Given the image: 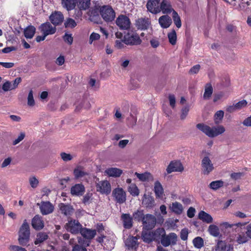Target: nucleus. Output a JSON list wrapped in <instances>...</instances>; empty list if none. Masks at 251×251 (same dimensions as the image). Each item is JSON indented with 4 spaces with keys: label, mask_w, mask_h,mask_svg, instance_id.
I'll list each match as a JSON object with an SVG mask.
<instances>
[{
    "label": "nucleus",
    "mask_w": 251,
    "mask_h": 251,
    "mask_svg": "<svg viewBox=\"0 0 251 251\" xmlns=\"http://www.w3.org/2000/svg\"><path fill=\"white\" fill-rule=\"evenodd\" d=\"M30 231L29 224L26 220H25L18 232V242L20 245L26 246L30 240Z\"/></svg>",
    "instance_id": "nucleus-1"
},
{
    "label": "nucleus",
    "mask_w": 251,
    "mask_h": 251,
    "mask_svg": "<svg viewBox=\"0 0 251 251\" xmlns=\"http://www.w3.org/2000/svg\"><path fill=\"white\" fill-rule=\"evenodd\" d=\"M163 233L161 238V243L164 247H168L171 244L175 245L176 243L177 236L175 233L172 232L166 235L163 229H159Z\"/></svg>",
    "instance_id": "nucleus-2"
},
{
    "label": "nucleus",
    "mask_w": 251,
    "mask_h": 251,
    "mask_svg": "<svg viewBox=\"0 0 251 251\" xmlns=\"http://www.w3.org/2000/svg\"><path fill=\"white\" fill-rule=\"evenodd\" d=\"M201 173L204 175H208L214 169V164L208 155L204 156L201 161Z\"/></svg>",
    "instance_id": "nucleus-3"
},
{
    "label": "nucleus",
    "mask_w": 251,
    "mask_h": 251,
    "mask_svg": "<svg viewBox=\"0 0 251 251\" xmlns=\"http://www.w3.org/2000/svg\"><path fill=\"white\" fill-rule=\"evenodd\" d=\"M100 13L103 19L106 22H111L115 18V12L109 5H104L100 9Z\"/></svg>",
    "instance_id": "nucleus-4"
},
{
    "label": "nucleus",
    "mask_w": 251,
    "mask_h": 251,
    "mask_svg": "<svg viewBox=\"0 0 251 251\" xmlns=\"http://www.w3.org/2000/svg\"><path fill=\"white\" fill-rule=\"evenodd\" d=\"M65 227L68 231L76 234L80 233L82 226L77 220H71L66 224Z\"/></svg>",
    "instance_id": "nucleus-5"
},
{
    "label": "nucleus",
    "mask_w": 251,
    "mask_h": 251,
    "mask_svg": "<svg viewBox=\"0 0 251 251\" xmlns=\"http://www.w3.org/2000/svg\"><path fill=\"white\" fill-rule=\"evenodd\" d=\"M116 24L121 30H127L131 25L130 19L127 16L124 15H120L117 17Z\"/></svg>",
    "instance_id": "nucleus-6"
},
{
    "label": "nucleus",
    "mask_w": 251,
    "mask_h": 251,
    "mask_svg": "<svg viewBox=\"0 0 251 251\" xmlns=\"http://www.w3.org/2000/svg\"><path fill=\"white\" fill-rule=\"evenodd\" d=\"M138 35L134 32H128L124 36V43L128 45H138L141 43Z\"/></svg>",
    "instance_id": "nucleus-7"
},
{
    "label": "nucleus",
    "mask_w": 251,
    "mask_h": 251,
    "mask_svg": "<svg viewBox=\"0 0 251 251\" xmlns=\"http://www.w3.org/2000/svg\"><path fill=\"white\" fill-rule=\"evenodd\" d=\"M96 189L102 194H109L111 192V185L107 180L100 181L97 183Z\"/></svg>",
    "instance_id": "nucleus-8"
},
{
    "label": "nucleus",
    "mask_w": 251,
    "mask_h": 251,
    "mask_svg": "<svg viewBox=\"0 0 251 251\" xmlns=\"http://www.w3.org/2000/svg\"><path fill=\"white\" fill-rule=\"evenodd\" d=\"M112 195L117 203H123L126 201V194L121 188H117L114 189Z\"/></svg>",
    "instance_id": "nucleus-9"
},
{
    "label": "nucleus",
    "mask_w": 251,
    "mask_h": 251,
    "mask_svg": "<svg viewBox=\"0 0 251 251\" xmlns=\"http://www.w3.org/2000/svg\"><path fill=\"white\" fill-rule=\"evenodd\" d=\"M39 29L45 36L52 35L55 33L56 29L55 26H52L49 22L42 24L39 27Z\"/></svg>",
    "instance_id": "nucleus-10"
},
{
    "label": "nucleus",
    "mask_w": 251,
    "mask_h": 251,
    "mask_svg": "<svg viewBox=\"0 0 251 251\" xmlns=\"http://www.w3.org/2000/svg\"><path fill=\"white\" fill-rule=\"evenodd\" d=\"M142 222L147 229H151L154 227L156 224V218L152 215L147 214L143 217Z\"/></svg>",
    "instance_id": "nucleus-11"
},
{
    "label": "nucleus",
    "mask_w": 251,
    "mask_h": 251,
    "mask_svg": "<svg viewBox=\"0 0 251 251\" xmlns=\"http://www.w3.org/2000/svg\"><path fill=\"white\" fill-rule=\"evenodd\" d=\"M39 206L41 213L43 215H48L52 213L54 209L53 205L49 201H42L37 204Z\"/></svg>",
    "instance_id": "nucleus-12"
},
{
    "label": "nucleus",
    "mask_w": 251,
    "mask_h": 251,
    "mask_svg": "<svg viewBox=\"0 0 251 251\" xmlns=\"http://www.w3.org/2000/svg\"><path fill=\"white\" fill-rule=\"evenodd\" d=\"M64 19L63 14L60 11H54L50 16V20L54 26L61 25Z\"/></svg>",
    "instance_id": "nucleus-13"
},
{
    "label": "nucleus",
    "mask_w": 251,
    "mask_h": 251,
    "mask_svg": "<svg viewBox=\"0 0 251 251\" xmlns=\"http://www.w3.org/2000/svg\"><path fill=\"white\" fill-rule=\"evenodd\" d=\"M160 0H149L147 3L148 10L153 14L159 13Z\"/></svg>",
    "instance_id": "nucleus-14"
},
{
    "label": "nucleus",
    "mask_w": 251,
    "mask_h": 251,
    "mask_svg": "<svg viewBox=\"0 0 251 251\" xmlns=\"http://www.w3.org/2000/svg\"><path fill=\"white\" fill-rule=\"evenodd\" d=\"M183 170V167L180 161H174L170 162L168 165L166 171L168 174L173 172H181Z\"/></svg>",
    "instance_id": "nucleus-15"
},
{
    "label": "nucleus",
    "mask_w": 251,
    "mask_h": 251,
    "mask_svg": "<svg viewBox=\"0 0 251 251\" xmlns=\"http://www.w3.org/2000/svg\"><path fill=\"white\" fill-rule=\"evenodd\" d=\"M175 11L172 7L171 2L168 0H162L160 3L159 12L161 11L164 14L173 13Z\"/></svg>",
    "instance_id": "nucleus-16"
},
{
    "label": "nucleus",
    "mask_w": 251,
    "mask_h": 251,
    "mask_svg": "<svg viewBox=\"0 0 251 251\" xmlns=\"http://www.w3.org/2000/svg\"><path fill=\"white\" fill-rule=\"evenodd\" d=\"M137 28L141 30L147 29L151 25V22L148 18H141L136 21Z\"/></svg>",
    "instance_id": "nucleus-17"
},
{
    "label": "nucleus",
    "mask_w": 251,
    "mask_h": 251,
    "mask_svg": "<svg viewBox=\"0 0 251 251\" xmlns=\"http://www.w3.org/2000/svg\"><path fill=\"white\" fill-rule=\"evenodd\" d=\"M31 225L35 230H41L44 227L42 218L39 215H35L32 220Z\"/></svg>",
    "instance_id": "nucleus-18"
},
{
    "label": "nucleus",
    "mask_w": 251,
    "mask_h": 251,
    "mask_svg": "<svg viewBox=\"0 0 251 251\" xmlns=\"http://www.w3.org/2000/svg\"><path fill=\"white\" fill-rule=\"evenodd\" d=\"M76 6L79 9L78 11V16L80 17L82 14L81 10H86L89 8L91 4L90 0H76Z\"/></svg>",
    "instance_id": "nucleus-19"
},
{
    "label": "nucleus",
    "mask_w": 251,
    "mask_h": 251,
    "mask_svg": "<svg viewBox=\"0 0 251 251\" xmlns=\"http://www.w3.org/2000/svg\"><path fill=\"white\" fill-rule=\"evenodd\" d=\"M59 207L61 213L67 217L71 216L74 212V209L70 204L61 203L59 204Z\"/></svg>",
    "instance_id": "nucleus-20"
},
{
    "label": "nucleus",
    "mask_w": 251,
    "mask_h": 251,
    "mask_svg": "<svg viewBox=\"0 0 251 251\" xmlns=\"http://www.w3.org/2000/svg\"><path fill=\"white\" fill-rule=\"evenodd\" d=\"M158 22L162 28H167L171 25L172 20L170 16L167 15H165L159 17Z\"/></svg>",
    "instance_id": "nucleus-21"
},
{
    "label": "nucleus",
    "mask_w": 251,
    "mask_h": 251,
    "mask_svg": "<svg viewBox=\"0 0 251 251\" xmlns=\"http://www.w3.org/2000/svg\"><path fill=\"white\" fill-rule=\"evenodd\" d=\"M121 220L125 228L129 229L132 226V217L129 214H123L121 216Z\"/></svg>",
    "instance_id": "nucleus-22"
},
{
    "label": "nucleus",
    "mask_w": 251,
    "mask_h": 251,
    "mask_svg": "<svg viewBox=\"0 0 251 251\" xmlns=\"http://www.w3.org/2000/svg\"><path fill=\"white\" fill-rule=\"evenodd\" d=\"M80 233L85 238L91 239L96 235V230L95 229H91L86 227H82Z\"/></svg>",
    "instance_id": "nucleus-23"
},
{
    "label": "nucleus",
    "mask_w": 251,
    "mask_h": 251,
    "mask_svg": "<svg viewBox=\"0 0 251 251\" xmlns=\"http://www.w3.org/2000/svg\"><path fill=\"white\" fill-rule=\"evenodd\" d=\"M135 175L139 179V180L143 182L152 181L154 179L152 175L149 172H145L142 174L135 172Z\"/></svg>",
    "instance_id": "nucleus-24"
},
{
    "label": "nucleus",
    "mask_w": 251,
    "mask_h": 251,
    "mask_svg": "<svg viewBox=\"0 0 251 251\" xmlns=\"http://www.w3.org/2000/svg\"><path fill=\"white\" fill-rule=\"evenodd\" d=\"M74 175L76 179H78L88 176V173L85 171L83 166H77L74 170Z\"/></svg>",
    "instance_id": "nucleus-25"
},
{
    "label": "nucleus",
    "mask_w": 251,
    "mask_h": 251,
    "mask_svg": "<svg viewBox=\"0 0 251 251\" xmlns=\"http://www.w3.org/2000/svg\"><path fill=\"white\" fill-rule=\"evenodd\" d=\"M61 5L67 11H71L75 8L76 5V0H61Z\"/></svg>",
    "instance_id": "nucleus-26"
},
{
    "label": "nucleus",
    "mask_w": 251,
    "mask_h": 251,
    "mask_svg": "<svg viewBox=\"0 0 251 251\" xmlns=\"http://www.w3.org/2000/svg\"><path fill=\"white\" fill-rule=\"evenodd\" d=\"M123 171L117 168H109L105 170V173L109 176L114 177H119L122 174Z\"/></svg>",
    "instance_id": "nucleus-27"
},
{
    "label": "nucleus",
    "mask_w": 251,
    "mask_h": 251,
    "mask_svg": "<svg viewBox=\"0 0 251 251\" xmlns=\"http://www.w3.org/2000/svg\"><path fill=\"white\" fill-rule=\"evenodd\" d=\"M85 190L84 186L81 184H76L71 189V193L73 195H82Z\"/></svg>",
    "instance_id": "nucleus-28"
},
{
    "label": "nucleus",
    "mask_w": 251,
    "mask_h": 251,
    "mask_svg": "<svg viewBox=\"0 0 251 251\" xmlns=\"http://www.w3.org/2000/svg\"><path fill=\"white\" fill-rule=\"evenodd\" d=\"M170 208L172 212L177 215H180L183 211L182 205L177 201L173 202Z\"/></svg>",
    "instance_id": "nucleus-29"
},
{
    "label": "nucleus",
    "mask_w": 251,
    "mask_h": 251,
    "mask_svg": "<svg viewBox=\"0 0 251 251\" xmlns=\"http://www.w3.org/2000/svg\"><path fill=\"white\" fill-rule=\"evenodd\" d=\"M225 131V128L223 126H219L217 127H211L210 137H214L222 134Z\"/></svg>",
    "instance_id": "nucleus-30"
},
{
    "label": "nucleus",
    "mask_w": 251,
    "mask_h": 251,
    "mask_svg": "<svg viewBox=\"0 0 251 251\" xmlns=\"http://www.w3.org/2000/svg\"><path fill=\"white\" fill-rule=\"evenodd\" d=\"M199 218L207 224L211 223L213 222V218L211 216L203 211L200 212L199 213Z\"/></svg>",
    "instance_id": "nucleus-31"
},
{
    "label": "nucleus",
    "mask_w": 251,
    "mask_h": 251,
    "mask_svg": "<svg viewBox=\"0 0 251 251\" xmlns=\"http://www.w3.org/2000/svg\"><path fill=\"white\" fill-rule=\"evenodd\" d=\"M49 236L46 232H40L37 234L34 241L35 245L40 244L48 239Z\"/></svg>",
    "instance_id": "nucleus-32"
},
{
    "label": "nucleus",
    "mask_w": 251,
    "mask_h": 251,
    "mask_svg": "<svg viewBox=\"0 0 251 251\" xmlns=\"http://www.w3.org/2000/svg\"><path fill=\"white\" fill-rule=\"evenodd\" d=\"M137 238L136 237H128L125 241V245L128 249H133L137 246Z\"/></svg>",
    "instance_id": "nucleus-33"
},
{
    "label": "nucleus",
    "mask_w": 251,
    "mask_h": 251,
    "mask_svg": "<svg viewBox=\"0 0 251 251\" xmlns=\"http://www.w3.org/2000/svg\"><path fill=\"white\" fill-rule=\"evenodd\" d=\"M142 203L147 207H152L154 205V201L152 197L145 194Z\"/></svg>",
    "instance_id": "nucleus-34"
},
{
    "label": "nucleus",
    "mask_w": 251,
    "mask_h": 251,
    "mask_svg": "<svg viewBox=\"0 0 251 251\" xmlns=\"http://www.w3.org/2000/svg\"><path fill=\"white\" fill-rule=\"evenodd\" d=\"M36 28L34 26L29 25L24 30V34L26 38L31 39L34 36Z\"/></svg>",
    "instance_id": "nucleus-35"
},
{
    "label": "nucleus",
    "mask_w": 251,
    "mask_h": 251,
    "mask_svg": "<svg viewBox=\"0 0 251 251\" xmlns=\"http://www.w3.org/2000/svg\"><path fill=\"white\" fill-rule=\"evenodd\" d=\"M196 127L200 130L203 132L207 136L210 137V130L211 127L206 125L202 123L198 124L197 125Z\"/></svg>",
    "instance_id": "nucleus-36"
},
{
    "label": "nucleus",
    "mask_w": 251,
    "mask_h": 251,
    "mask_svg": "<svg viewBox=\"0 0 251 251\" xmlns=\"http://www.w3.org/2000/svg\"><path fill=\"white\" fill-rule=\"evenodd\" d=\"M208 231L211 235L215 237H217L220 235L219 227L215 225H210L208 227Z\"/></svg>",
    "instance_id": "nucleus-37"
},
{
    "label": "nucleus",
    "mask_w": 251,
    "mask_h": 251,
    "mask_svg": "<svg viewBox=\"0 0 251 251\" xmlns=\"http://www.w3.org/2000/svg\"><path fill=\"white\" fill-rule=\"evenodd\" d=\"M154 190L157 197L161 198L163 194V189L161 183L157 181L154 183Z\"/></svg>",
    "instance_id": "nucleus-38"
},
{
    "label": "nucleus",
    "mask_w": 251,
    "mask_h": 251,
    "mask_svg": "<svg viewBox=\"0 0 251 251\" xmlns=\"http://www.w3.org/2000/svg\"><path fill=\"white\" fill-rule=\"evenodd\" d=\"M213 93V88L210 84H207L205 87L204 92L203 94V99L208 100L211 97Z\"/></svg>",
    "instance_id": "nucleus-39"
},
{
    "label": "nucleus",
    "mask_w": 251,
    "mask_h": 251,
    "mask_svg": "<svg viewBox=\"0 0 251 251\" xmlns=\"http://www.w3.org/2000/svg\"><path fill=\"white\" fill-rule=\"evenodd\" d=\"M224 183V182L222 180H216L211 182L209 186L211 189L216 190L223 186Z\"/></svg>",
    "instance_id": "nucleus-40"
},
{
    "label": "nucleus",
    "mask_w": 251,
    "mask_h": 251,
    "mask_svg": "<svg viewBox=\"0 0 251 251\" xmlns=\"http://www.w3.org/2000/svg\"><path fill=\"white\" fill-rule=\"evenodd\" d=\"M224 115L223 110H219L216 112L214 116V122L216 124H220L222 121Z\"/></svg>",
    "instance_id": "nucleus-41"
},
{
    "label": "nucleus",
    "mask_w": 251,
    "mask_h": 251,
    "mask_svg": "<svg viewBox=\"0 0 251 251\" xmlns=\"http://www.w3.org/2000/svg\"><path fill=\"white\" fill-rule=\"evenodd\" d=\"M174 24L177 28H180L181 26V22L180 18L176 11H174L172 14Z\"/></svg>",
    "instance_id": "nucleus-42"
},
{
    "label": "nucleus",
    "mask_w": 251,
    "mask_h": 251,
    "mask_svg": "<svg viewBox=\"0 0 251 251\" xmlns=\"http://www.w3.org/2000/svg\"><path fill=\"white\" fill-rule=\"evenodd\" d=\"M168 37L170 44L175 45L176 42V33L175 30H173L171 32L168 33Z\"/></svg>",
    "instance_id": "nucleus-43"
},
{
    "label": "nucleus",
    "mask_w": 251,
    "mask_h": 251,
    "mask_svg": "<svg viewBox=\"0 0 251 251\" xmlns=\"http://www.w3.org/2000/svg\"><path fill=\"white\" fill-rule=\"evenodd\" d=\"M128 192L133 196L139 195V190L137 186L134 184H131L128 187Z\"/></svg>",
    "instance_id": "nucleus-44"
},
{
    "label": "nucleus",
    "mask_w": 251,
    "mask_h": 251,
    "mask_svg": "<svg viewBox=\"0 0 251 251\" xmlns=\"http://www.w3.org/2000/svg\"><path fill=\"white\" fill-rule=\"evenodd\" d=\"M193 243L194 246L200 249L203 246V240L200 237H197L193 239Z\"/></svg>",
    "instance_id": "nucleus-45"
},
{
    "label": "nucleus",
    "mask_w": 251,
    "mask_h": 251,
    "mask_svg": "<svg viewBox=\"0 0 251 251\" xmlns=\"http://www.w3.org/2000/svg\"><path fill=\"white\" fill-rule=\"evenodd\" d=\"M64 25L66 28H73L76 25V23L74 19L68 18L64 23Z\"/></svg>",
    "instance_id": "nucleus-46"
},
{
    "label": "nucleus",
    "mask_w": 251,
    "mask_h": 251,
    "mask_svg": "<svg viewBox=\"0 0 251 251\" xmlns=\"http://www.w3.org/2000/svg\"><path fill=\"white\" fill-rule=\"evenodd\" d=\"M226 249V243L223 241H218L215 247V251H224Z\"/></svg>",
    "instance_id": "nucleus-47"
},
{
    "label": "nucleus",
    "mask_w": 251,
    "mask_h": 251,
    "mask_svg": "<svg viewBox=\"0 0 251 251\" xmlns=\"http://www.w3.org/2000/svg\"><path fill=\"white\" fill-rule=\"evenodd\" d=\"M35 104V102L33 98V92L32 90H30L27 97V105L29 106L32 107L34 106Z\"/></svg>",
    "instance_id": "nucleus-48"
},
{
    "label": "nucleus",
    "mask_w": 251,
    "mask_h": 251,
    "mask_svg": "<svg viewBox=\"0 0 251 251\" xmlns=\"http://www.w3.org/2000/svg\"><path fill=\"white\" fill-rule=\"evenodd\" d=\"M142 237L143 241L147 243H150L152 241V236L150 233L142 232Z\"/></svg>",
    "instance_id": "nucleus-49"
},
{
    "label": "nucleus",
    "mask_w": 251,
    "mask_h": 251,
    "mask_svg": "<svg viewBox=\"0 0 251 251\" xmlns=\"http://www.w3.org/2000/svg\"><path fill=\"white\" fill-rule=\"evenodd\" d=\"M248 237L244 234H239L237 237L236 241L239 244H243L248 240Z\"/></svg>",
    "instance_id": "nucleus-50"
},
{
    "label": "nucleus",
    "mask_w": 251,
    "mask_h": 251,
    "mask_svg": "<svg viewBox=\"0 0 251 251\" xmlns=\"http://www.w3.org/2000/svg\"><path fill=\"white\" fill-rule=\"evenodd\" d=\"M189 111V106L186 105L184 106L181 110V115L180 118L181 120H184L186 118L187 115H188V112Z\"/></svg>",
    "instance_id": "nucleus-51"
},
{
    "label": "nucleus",
    "mask_w": 251,
    "mask_h": 251,
    "mask_svg": "<svg viewBox=\"0 0 251 251\" xmlns=\"http://www.w3.org/2000/svg\"><path fill=\"white\" fill-rule=\"evenodd\" d=\"M236 106V108L237 110H239L245 107H246L247 105V101L246 100H242L238 101V102L234 103Z\"/></svg>",
    "instance_id": "nucleus-52"
},
{
    "label": "nucleus",
    "mask_w": 251,
    "mask_h": 251,
    "mask_svg": "<svg viewBox=\"0 0 251 251\" xmlns=\"http://www.w3.org/2000/svg\"><path fill=\"white\" fill-rule=\"evenodd\" d=\"M12 84L9 81L5 82L2 85V89L4 91H8L13 89Z\"/></svg>",
    "instance_id": "nucleus-53"
},
{
    "label": "nucleus",
    "mask_w": 251,
    "mask_h": 251,
    "mask_svg": "<svg viewBox=\"0 0 251 251\" xmlns=\"http://www.w3.org/2000/svg\"><path fill=\"white\" fill-rule=\"evenodd\" d=\"M62 159L64 161H68L73 159V156L69 153L62 152L60 153Z\"/></svg>",
    "instance_id": "nucleus-54"
},
{
    "label": "nucleus",
    "mask_w": 251,
    "mask_h": 251,
    "mask_svg": "<svg viewBox=\"0 0 251 251\" xmlns=\"http://www.w3.org/2000/svg\"><path fill=\"white\" fill-rule=\"evenodd\" d=\"M63 39L65 42L67 43L69 45H71L73 41V38L72 36V34L65 33L63 36Z\"/></svg>",
    "instance_id": "nucleus-55"
},
{
    "label": "nucleus",
    "mask_w": 251,
    "mask_h": 251,
    "mask_svg": "<svg viewBox=\"0 0 251 251\" xmlns=\"http://www.w3.org/2000/svg\"><path fill=\"white\" fill-rule=\"evenodd\" d=\"M188 230L187 228H183L181 230L180 232V238L183 240L185 241L188 238Z\"/></svg>",
    "instance_id": "nucleus-56"
},
{
    "label": "nucleus",
    "mask_w": 251,
    "mask_h": 251,
    "mask_svg": "<svg viewBox=\"0 0 251 251\" xmlns=\"http://www.w3.org/2000/svg\"><path fill=\"white\" fill-rule=\"evenodd\" d=\"M100 35L98 33L93 32L90 36L89 43L91 44L93 41L100 39Z\"/></svg>",
    "instance_id": "nucleus-57"
},
{
    "label": "nucleus",
    "mask_w": 251,
    "mask_h": 251,
    "mask_svg": "<svg viewBox=\"0 0 251 251\" xmlns=\"http://www.w3.org/2000/svg\"><path fill=\"white\" fill-rule=\"evenodd\" d=\"M29 183L31 187L35 188L38 186L39 181L35 177H32L29 178Z\"/></svg>",
    "instance_id": "nucleus-58"
},
{
    "label": "nucleus",
    "mask_w": 251,
    "mask_h": 251,
    "mask_svg": "<svg viewBox=\"0 0 251 251\" xmlns=\"http://www.w3.org/2000/svg\"><path fill=\"white\" fill-rule=\"evenodd\" d=\"M244 175L243 173L238 172L232 173L230 175L231 177L235 180L240 179Z\"/></svg>",
    "instance_id": "nucleus-59"
},
{
    "label": "nucleus",
    "mask_w": 251,
    "mask_h": 251,
    "mask_svg": "<svg viewBox=\"0 0 251 251\" xmlns=\"http://www.w3.org/2000/svg\"><path fill=\"white\" fill-rule=\"evenodd\" d=\"M201 68V66L199 64L194 66L189 70V73L191 74H197Z\"/></svg>",
    "instance_id": "nucleus-60"
},
{
    "label": "nucleus",
    "mask_w": 251,
    "mask_h": 251,
    "mask_svg": "<svg viewBox=\"0 0 251 251\" xmlns=\"http://www.w3.org/2000/svg\"><path fill=\"white\" fill-rule=\"evenodd\" d=\"M144 216V214L141 211H137L133 213L134 218L137 220H140L141 219H143Z\"/></svg>",
    "instance_id": "nucleus-61"
},
{
    "label": "nucleus",
    "mask_w": 251,
    "mask_h": 251,
    "mask_svg": "<svg viewBox=\"0 0 251 251\" xmlns=\"http://www.w3.org/2000/svg\"><path fill=\"white\" fill-rule=\"evenodd\" d=\"M169 100L170 102V105L173 108L175 107L176 104V98L174 95H170L169 96Z\"/></svg>",
    "instance_id": "nucleus-62"
},
{
    "label": "nucleus",
    "mask_w": 251,
    "mask_h": 251,
    "mask_svg": "<svg viewBox=\"0 0 251 251\" xmlns=\"http://www.w3.org/2000/svg\"><path fill=\"white\" fill-rule=\"evenodd\" d=\"M72 251H87V249L82 246L75 245L73 248Z\"/></svg>",
    "instance_id": "nucleus-63"
},
{
    "label": "nucleus",
    "mask_w": 251,
    "mask_h": 251,
    "mask_svg": "<svg viewBox=\"0 0 251 251\" xmlns=\"http://www.w3.org/2000/svg\"><path fill=\"white\" fill-rule=\"evenodd\" d=\"M226 110L229 113H233L237 110L234 103L232 105H227L226 107Z\"/></svg>",
    "instance_id": "nucleus-64"
}]
</instances>
